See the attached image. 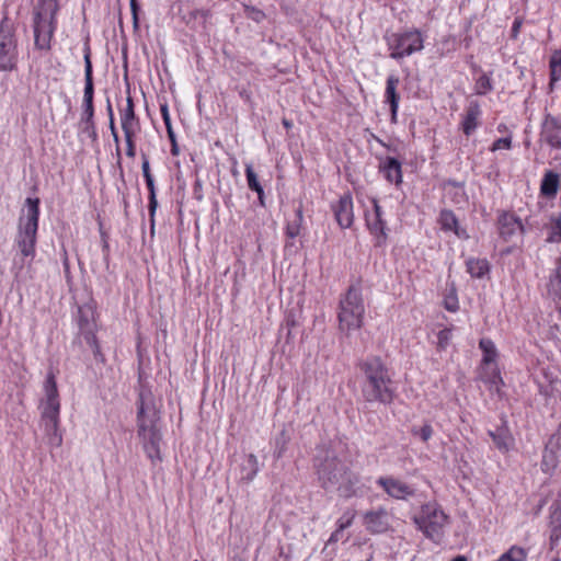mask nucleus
<instances>
[{"label": "nucleus", "instance_id": "1", "mask_svg": "<svg viewBox=\"0 0 561 561\" xmlns=\"http://www.w3.org/2000/svg\"><path fill=\"white\" fill-rule=\"evenodd\" d=\"M160 411L152 391L141 386L137 400V435L147 457L152 461L161 460L162 434Z\"/></svg>", "mask_w": 561, "mask_h": 561}, {"label": "nucleus", "instance_id": "2", "mask_svg": "<svg viewBox=\"0 0 561 561\" xmlns=\"http://www.w3.org/2000/svg\"><path fill=\"white\" fill-rule=\"evenodd\" d=\"M318 480L327 491H337L343 497L355 495L359 478L329 448H318L314 456Z\"/></svg>", "mask_w": 561, "mask_h": 561}, {"label": "nucleus", "instance_id": "3", "mask_svg": "<svg viewBox=\"0 0 561 561\" xmlns=\"http://www.w3.org/2000/svg\"><path fill=\"white\" fill-rule=\"evenodd\" d=\"M358 368L364 377L360 383L364 400L368 403L390 404L394 399L396 387L392 374L381 358L367 357L359 362Z\"/></svg>", "mask_w": 561, "mask_h": 561}, {"label": "nucleus", "instance_id": "4", "mask_svg": "<svg viewBox=\"0 0 561 561\" xmlns=\"http://www.w3.org/2000/svg\"><path fill=\"white\" fill-rule=\"evenodd\" d=\"M39 220V199L27 197L18 225L16 243L24 257L35 255Z\"/></svg>", "mask_w": 561, "mask_h": 561}, {"label": "nucleus", "instance_id": "5", "mask_svg": "<svg viewBox=\"0 0 561 561\" xmlns=\"http://www.w3.org/2000/svg\"><path fill=\"white\" fill-rule=\"evenodd\" d=\"M365 305L362 294V285L356 282L350 285L347 291L340 299L339 327L343 332L358 330L363 325Z\"/></svg>", "mask_w": 561, "mask_h": 561}, {"label": "nucleus", "instance_id": "6", "mask_svg": "<svg viewBox=\"0 0 561 561\" xmlns=\"http://www.w3.org/2000/svg\"><path fill=\"white\" fill-rule=\"evenodd\" d=\"M383 39L390 58L399 60L422 51L425 35L417 28H407L401 32L386 33Z\"/></svg>", "mask_w": 561, "mask_h": 561}, {"label": "nucleus", "instance_id": "7", "mask_svg": "<svg viewBox=\"0 0 561 561\" xmlns=\"http://www.w3.org/2000/svg\"><path fill=\"white\" fill-rule=\"evenodd\" d=\"M413 519L426 538L435 543L442 541L444 529L448 524V516L437 503L430 502L422 505Z\"/></svg>", "mask_w": 561, "mask_h": 561}, {"label": "nucleus", "instance_id": "8", "mask_svg": "<svg viewBox=\"0 0 561 561\" xmlns=\"http://www.w3.org/2000/svg\"><path fill=\"white\" fill-rule=\"evenodd\" d=\"M57 28V12H50L41 8L34 9L33 30L34 46L36 49L48 51L51 39Z\"/></svg>", "mask_w": 561, "mask_h": 561}, {"label": "nucleus", "instance_id": "9", "mask_svg": "<svg viewBox=\"0 0 561 561\" xmlns=\"http://www.w3.org/2000/svg\"><path fill=\"white\" fill-rule=\"evenodd\" d=\"M18 62V39L8 19L0 23V71H11Z\"/></svg>", "mask_w": 561, "mask_h": 561}, {"label": "nucleus", "instance_id": "10", "mask_svg": "<svg viewBox=\"0 0 561 561\" xmlns=\"http://www.w3.org/2000/svg\"><path fill=\"white\" fill-rule=\"evenodd\" d=\"M83 59H84V94H83V113L81 122H93L94 107H93V69L91 61V47L89 38L83 45Z\"/></svg>", "mask_w": 561, "mask_h": 561}, {"label": "nucleus", "instance_id": "11", "mask_svg": "<svg viewBox=\"0 0 561 561\" xmlns=\"http://www.w3.org/2000/svg\"><path fill=\"white\" fill-rule=\"evenodd\" d=\"M45 400L41 404V422L59 421L60 401L55 375L49 373L46 377Z\"/></svg>", "mask_w": 561, "mask_h": 561}, {"label": "nucleus", "instance_id": "12", "mask_svg": "<svg viewBox=\"0 0 561 561\" xmlns=\"http://www.w3.org/2000/svg\"><path fill=\"white\" fill-rule=\"evenodd\" d=\"M497 229L500 238L505 242H515L525 233L520 218L505 210L497 216Z\"/></svg>", "mask_w": 561, "mask_h": 561}, {"label": "nucleus", "instance_id": "13", "mask_svg": "<svg viewBox=\"0 0 561 561\" xmlns=\"http://www.w3.org/2000/svg\"><path fill=\"white\" fill-rule=\"evenodd\" d=\"M561 461V435L560 434H552L549 439L547 440L540 468L541 471L548 476H552L556 470L558 469Z\"/></svg>", "mask_w": 561, "mask_h": 561}, {"label": "nucleus", "instance_id": "14", "mask_svg": "<svg viewBox=\"0 0 561 561\" xmlns=\"http://www.w3.org/2000/svg\"><path fill=\"white\" fill-rule=\"evenodd\" d=\"M373 209L365 213L366 227L376 239V245H382L387 240L386 221L382 209L376 198L371 199Z\"/></svg>", "mask_w": 561, "mask_h": 561}, {"label": "nucleus", "instance_id": "15", "mask_svg": "<svg viewBox=\"0 0 561 561\" xmlns=\"http://www.w3.org/2000/svg\"><path fill=\"white\" fill-rule=\"evenodd\" d=\"M376 483L394 500H408L415 495V489L392 476L379 477Z\"/></svg>", "mask_w": 561, "mask_h": 561}, {"label": "nucleus", "instance_id": "16", "mask_svg": "<svg viewBox=\"0 0 561 561\" xmlns=\"http://www.w3.org/2000/svg\"><path fill=\"white\" fill-rule=\"evenodd\" d=\"M93 316L90 309L79 308L78 325L80 334L84 337L87 344L92 348L95 358L102 357L101 348L98 343L94 330L95 323L90 320Z\"/></svg>", "mask_w": 561, "mask_h": 561}, {"label": "nucleus", "instance_id": "17", "mask_svg": "<svg viewBox=\"0 0 561 561\" xmlns=\"http://www.w3.org/2000/svg\"><path fill=\"white\" fill-rule=\"evenodd\" d=\"M541 141L552 149H561V116L547 114L541 124Z\"/></svg>", "mask_w": 561, "mask_h": 561}, {"label": "nucleus", "instance_id": "18", "mask_svg": "<svg viewBox=\"0 0 561 561\" xmlns=\"http://www.w3.org/2000/svg\"><path fill=\"white\" fill-rule=\"evenodd\" d=\"M391 515L383 508L379 507L367 512L364 515V525L371 534H382L390 528Z\"/></svg>", "mask_w": 561, "mask_h": 561}, {"label": "nucleus", "instance_id": "19", "mask_svg": "<svg viewBox=\"0 0 561 561\" xmlns=\"http://www.w3.org/2000/svg\"><path fill=\"white\" fill-rule=\"evenodd\" d=\"M353 207L354 205L351 194L342 195L339 201L332 205V211L334 214L335 220L342 229L350 228L353 225Z\"/></svg>", "mask_w": 561, "mask_h": 561}, {"label": "nucleus", "instance_id": "20", "mask_svg": "<svg viewBox=\"0 0 561 561\" xmlns=\"http://www.w3.org/2000/svg\"><path fill=\"white\" fill-rule=\"evenodd\" d=\"M482 110L478 101H470L461 115L460 129L466 136H471L480 126Z\"/></svg>", "mask_w": 561, "mask_h": 561}, {"label": "nucleus", "instance_id": "21", "mask_svg": "<svg viewBox=\"0 0 561 561\" xmlns=\"http://www.w3.org/2000/svg\"><path fill=\"white\" fill-rule=\"evenodd\" d=\"M141 157H142V164H141L142 175L145 178L146 185H147V188L149 191L148 209H149V217H150V226H151V231H153V228H154V215H156V211H157V208H158V201H157V194H156V185H154V179H153V176L151 174V171H150L149 159H148L146 153H142Z\"/></svg>", "mask_w": 561, "mask_h": 561}, {"label": "nucleus", "instance_id": "22", "mask_svg": "<svg viewBox=\"0 0 561 561\" xmlns=\"http://www.w3.org/2000/svg\"><path fill=\"white\" fill-rule=\"evenodd\" d=\"M379 171L389 183L396 186L402 183V165L398 159L393 157L379 158Z\"/></svg>", "mask_w": 561, "mask_h": 561}, {"label": "nucleus", "instance_id": "23", "mask_svg": "<svg viewBox=\"0 0 561 561\" xmlns=\"http://www.w3.org/2000/svg\"><path fill=\"white\" fill-rule=\"evenodd\" d=\"M399 82H400V80L397 76L390 75L387 78L386 89H385V103H388L390 106L391 123H393V124L397 123L398 110H399L400 96L397 92Z\"/></svg>", "mask_w": 561, "mask_h": 561}, {"label": "nucleus", "instance_id": "24", "mask_svg": "<svg viewBox=\"0 0 561 561\" xmlns=\"http://www.w3.org/2000/svg\"><path fill=\"white\" fill-rule=\"evenodd\" d=\"M438 222L440 225L442 230L451 231L459 239L467 240L469 239V234L465 228L459 226L458 218L454 214L453 210L443 209L439 213Z\"/></svg>", "mask_w": 561, "mask_h": 561}, {"label": "nucleus", "instance_id": "25", "mask_svg": "<svg viewBox=\"0 0 561 561\" xmlns=\"http://www.w3.org/2000/svg\"><path fill=\"white\" fill-rule=\"evenodd\" d=\"M239 470V480L250 482L259 471L257 459L254 455H242L236 459Z\"/></svg>", "mask_w": 561, "mask_h": 561}, {"label": "nucleus", "instance_id": "26", "mask_svg": "<svg viewBox=\"0 0 561 561\" xmlns=\"http://www.w3.org/2000/svg\"><path fill=\"white\" fill-rule=\"evenodd\" d=\"M480 377L483 382L489 385L491 391L499 392L503 385V379L499 365L481 366Z\"/></svg>", "mask_w": 561, "mask_h": 561}, {"label": "nucleus", "instance_id": "27", "mask_svg": "<svg viewBox=\"0 0 561 561\" xmlns=\"http://www.w3.org/2000/svg\"><path fill=\"white\" fill-rule=\"evenodd\" d=\"M479 348L482 352L481 366L497 365L499 351L491 339L482 337L479 341Z\"/></svg>", "mask_w": 561, "mask_h": 561}, {"label": "nucleus", "instance_id": "28", "mask_svg": "<svg viewBox=\"0 0 561 561\" xmlns=\"http://www.w3.org/2000/svg\"><path fill=\"white\" fill-rule=\"evenodd\" d=\"M560 185V176L553 171H547L543 174L540 184V193L547 198H554Z\"/></svg>", "mask_w": 561, "mask_h": 561}, {"label": "nucleus", "instance_id": "29", "mask_svg": "<svg viewBox=\"0 0 561 561\" xmlns=\"http://www.w3.org/2000/svg\"><path fill=\"white\" fill-rule=\"evenodd\" d=\"M445 190L453 204L463 206L468 203V196L463 184L455 181H448L445 185Z\"/></svg>", "mask_w": 561, "mask_h": 561}, {"label": "nucleus", "instance_id": "30", "mask_svg": "<svg viewBox=\"0 0 561 561\" xmlns=\"http://www.w3.org/2000/svg\"><path fill=\"white\" fill-rule=\"evenodd\" d=\"M488 434L496 448L503 453L508 451L513 445V437L507 428L499 427L495 431H489Z\"/></svg>", "mask_w": 561, "mask_h": 561}, {"label": "nucleus", "instance_id": "31", "mask_svg": "<svg viewBox=\"0 0 561 561\" xmlns=\"http://www.w3.org/2000/svg\"><path fill=\"white\" fill-rule=\"evenodd\" d=\"M47 443L51 447H59L62 444V436L59 432V421L41 422Z\"/></svg>", "mask_w": 561, "mask_h": 561}, {"label": "nucleus", "instance_id": "32", "mask_svg": "<svg viewBox=\"0 0 561 561\" xmlns=\"http://www.w3.org/2000/svg\"><path fill=\"white\" fill-rule=\"evenodd\" d=\"M467 272L476 278H482L490 271V265L485 259L471 257L466 262Z\"/></svg>", "mask_w": 561, "mask_h": 561}, {"label": "nucleus", "instance_id": "33", "mask_svg": "<svg viewBox=\"0 0 561 561\" xmlns=\"http://www.w3.org/2000/svg\"><path fill=\"white\" fill-rule=\"evenodd\" d=\"M550 67V82L549 90L553 91L554 84L561 80V49L556 50L549 61Z\"/></svg>", "mask_w": 561, "mask_h": 561}, {"label": "nucleus", "instance_id": "34", "mask_svg": "<svg viewBox=\"0 0 561 561\" xmlns=\"http://www.w3.org/2000/svg\"><path fill=\"white\" fill-rule=\"evenodd\" d=\"M493 90L492 72L481 71V75L476 79L473 91L477 95H485Z\"/></svg>", "mask_w": 561, "mask_h": 561}, {"label": "nucleus", "instance_id": "35", "mask_svg": "<svg viewBox=\"0 0 561 561\" xmlns=\"http://www.w3.org/2000/svg\"><path fill=\"white\" fill-rule=\"evenodd\" d=\"M121 124L122 126L139 125V121L135 114V105L130 95L126 99V106L121 111Z\"/></svg>", "mask_w": 561, "mask_h": 561}, {"label": "nucleus", "instance_id": "36", "mask_svg": "<svg viewBox=\"0 0 561 561\" xmlns=\"http://www.w3.org/2000/svg\"><path fill=\"white\" fill-rule=\"evenodd\" d=\"M245 175H247L248 186L252 191H255L259 194L260 202L263 205V188H262V186L257 180V175L254 172L251 164H247Z\"/></svg>", "mask_w": 561, "mask_h": 561}, {"label": "nucleus", "instance_id": "37", "mask_svg": "<svg viewBox=\"0 0 561 561\" xmlns=\"http://www.w3.org/2000/svg\"><path fill=\"white\" fill-rule=\"evenodd\" d=\"M547 241L551 243L561 242V213L551 217Z\"/></svg>", "mask_w": 561, "mask_h": 561}, {"label": "nucleus", "instance_id": "38", "mask_svg": "<svg viewBox=\"0 0 561 561\" xmlns=\"http://www.w3.org/2000/svg\"><path fill=\"white\" fill-rule=\"evenodd\" d=\"M548 295L558 301H561V279L553 276H549L547 284Z\"/></svg>", "mask_w": 561, "mask_h": 561}, {"label": "nucleus", "instance_id": "39", "mask_svg": "<svg viewBox=\"0 0 561 561\" xmlns=\"http://www.w3.org/2000/svg\"><path fill=\"white\" fill-rule=\"evenodd\" d=\"M295 217L296 218L291 222H289L286 228V234L290 239H294L299 234L300 224L302 221V214L300 209L296 211Z\"/></svg>", "mask_w": 561, "mask_h": 561}, {"label": "nucleus", "instance_id": "40", "mask_svg": "<svg viewBox=\"0 0 561 561\" xmlns=\"http://www.w3.org/2000/svg\"><path fill=\"white\" fill-rule=\"evenodd\" d=\"M411 432L414 436L420 437L423 442H427L434 433L432 425L428 423L421 427L414 426Z\"/></svg>", "mask_w": 561, "mask_h": 561}, {"label": "nucleus", "instance_id": "41", "mask_svg": "<svg viewBox=\"0 0 561 561\" xmlns=\"http://www.w3.org/2000/svg\"><path fill=\"white\" fill-rule=\"evenodd\" d=\"M160 113H161L163 123H164L165 128H167L168 138L176 137L175 133H174V130L172 128V123H171V118H170V114H169V108H168L167 104H162L160 106Z\"/></svg>", "mask_w": 561, "mask_h": 561}, {"label": "nucleus", "instance_id": "42", "mask_svg": "<svg viewBox=\"0 0 561 561\" xmlns=\"http://www.w3.org/2000/svg\"><path fill=\"white\" fill-rule=\"evenodd\" d=\"M451 329H443L437 333V346L440 350H445L451 340Z\"/></svg>", "mask_w": 561, "mask_h": 561}, {"label": "nucleus", "instance_id": "43", "mask_svg": "<svg viewBox=\"0 0 561 561\" xmlns=\"http://www.w3.org/2000/svg\"><path fill=\"white\" fill-rule=\"evenodd\" d=\"M512 148V136L502 137L496 139L490 147L491 151H497L501 149L510 150Z\"/></svg>", "mask_w": 561, "mask_h": 561}, {"label": "nucleus", "instance_id": "44", "mask_svg": "<svg viewBox=\"0 0 561 561\" xmlns=\"http://www.w3.org/2000/svg\"><path fill=\"white\" fill-rule=\"evenodd\" d=\"M444 307L450 312H456L459 309L458 297L454 291L445 296Z\"/></svg>", "mask_w": 561, "mask_h": 561}, {"label": "nucleus", "instance_id": "45", "mask_svg": "<svg viewBox=\"0 0 561 561\" xmlns=\"http://www.w3.org/2000/svg\"><path fill=\"white\" fill-rule=\"evenodd\" d=\"M354 517H355V513L354 512L346 511L337 519L336 526L340 527V529H344L345 530L346 528H348L352 525Z\"/></svg>", "mask_w": 561, "mask_h": 561}, {"label": "nucleus", "instance_id": "46", "mask_svg": "<svg viewBox=\"0 0 561 561\" xmlns=\"http://www.w3.org/2000/svg\"><path fill=\"white\" fill-rule=\"evenodd\" d=\"M36 8H41L44 10H48L50 12H57L59 11L60 4L59 0H41Z\"/></svg>", "mask_w": 561, "mask_h": 561}, {"label": "nucleus", "instance_id": "47", "mask_svg": "<svg viewBox=\"0 0 561 561\" xmlns=\"http://www.w3.org/2000/svg\"><path fill=\"white\" fill-rule=\"evenodd\" d=\"M122 129L124 131L125 141L126 142H133L135 141L134 138L139 130V125H128V126H122Z\"/></svg>", "mask_w": 561, "mask_h": 561}, {"label": "nucleus", "instance_id": "48", "mask_svg": "<svg viewBox=\"0 0 561 561\" xmlns=\"http://www.w3.org/2000/svg\"><path fill=\"white\" fill-rule=\"evenodd\" d=\"M348 537L344 536V529H340V527H336V529L331 534L330 538L327 541V546L336 543L339 541H346Z\"/></svg>", "mask_w": 561, "mask_h": 561}, {"label": "nucleus", "instance_id": "49", "mask_svg": "<svg viewBox=\"0 0 561 561\" xmlns=\"http://www.w3.org/2000/svg\"><path fill=\"white\" fill-rule=\"evenodd\" d=\"M247 16L252 19L253 21L260 22L264 18V13L261 10H257L252 7H245Z\"/></svg>", "mask_w": 561, "mask_h": 561}, {"label": "nucleus", "instance_id": "50", "mask_svg": "<svg viewBox=\"0 0 561 561\" xmlns=\"http://www.w3.org/2000/svg\"><path fill=\"white\" fill-rule=\"evenodd\" d=\"M81 124L84 125L82 131L88 134V136L92 138V140H96L98 134L95 130L94 122H81Z\"/></svg>", "mask_w": 561, "mask_h": 561}, {"label": "nucleus", "instance_id": "51", "mask_svg": "<svg viewBox=\"0 0 561 561\" xmlns=\"http://www.w3.org/2000/svg\"><path fill=\"white\" fill-rule=\"evenodd\" d=\"M129 1H130V10H131V15H133V24H134V27L137 28L138 23H139V20H138L139 5L136 0H129Z\"/></svg>", "mask_w": 561, "mask_h": 561}, {"label": "nucleus", "instance_id": "52", "mask_svg": "<svg viewBox=\"0 0 561 561\" xmlns=\"http://www.w3.org/2000/svg\"><path fill=\"white\" fill-rule=\"evenodd\" d=\"M108 125H110L111 134L113 136V140L116 145L117 154L119 156V137H118V133H117V129L115 126V119H112V124H108Z\"/></svg>", "mask_w": 561, "mask_h": 561}, {"label": "nucleus", "instance_id": "53", "mask_svg": "<svg viewBox=\"0 0 561 561\" xmlns=\"http://www.w3.org/2000/svg\"><path fill=\"white\" fill-rule=\"evenodd\" d=\"M550 276L561 279V255L556 260V267Z\"/></svg>", "mask_w": 561, "mask_h": 561}, {"label": "nucleus", "instance_id": "54", "mask_svg": "<svg viewBox=\"0 0 561 561\" xmlns=\"http://www.w3.org/2000/svg\"><path fill=\"white\" fill-rule=\"evenodd\" d=\"M126 154L127 157L129 158H135L136 156V146H135V141L133 142H126Z\"/></svg>", "mask_w": 561, "mask_h": 561}, {"label": "nucleus", "instance_id": "55", "mask_svg": "<svg viewBox=\"0 0 561 561\" xmlns=\"http://www.w3.org/2000/svg\"><path fill=\"white\" fill-rule=\"evenodd\" d=\"M169 140L171 142V154L172 156H179L180 149H179V146H178L176 137L169 138Z\"/></svg>", "mask_w": 561, "mask_h": 561}, {"label": "nucleus", "instance_id": "56", "mask_svg": "<svg viewBox=\"0 0 561 561\" xmlns=\"http://www.w3.org/2000/svg\"><path fill=\"white\" fill-rule=\"evenodd\" d=\"M520 25H522V21L518 19H515L513 22V25H512V36L513 37H516L517 34L519 33Z\"/></svg>", "mask_w": 561, "mask_h": 561}, {"label": "nucleus", "instance_id": "57", "mask_svg": "<svg viewBox=\"0 0 561 561\" xmlns=\"http://www.w3.org/2000/svg\"><path fill=\"white\" fill-rule=\"evenodd\" d=\"M106 111H107V114H108V121H110L108 123L112 124V119H114V113H113V107H112L110 99H107Z\"/></svg>", "mask_w": 561, "mask_h": 561}, {"label": "nucleus", "instance_id": "58", "mask_svg": "<svg viewBox=\"0 0 561 561\" xmlns=\"http://www.w3.org/2000/svg\"><path fill=\"white\" fill-rule=\"evenodd\" d=\"M551 510H552V518H557V514H558V511L560 510V505L558 502H554L552 505H551Z\"/></svg>", "mask_w": 561, "mask_h": 561}, {"label": "nucleus", "instance_id": "59", "mask_svg": "<svg viewBox=\"0 0 561 561\" xmlns=\"http://www.w3.org/2000/svg\"><path fill=\"white\" fill-rule=\"evenodd\" d=\"M451 561H467V558L463 556H458V557L454 558Z\"/></svg>", "mask_w": 561, "mask_h": 561}, {"label": "nucleus", "instance_id": "60", "mask_svg": "<svg viewBox=\"0 0 561 561\" xmlns=\"http://www.w3.org/2000/svg\"><path fill=\"white\" fill-rule=\"evenodd\" d=\"M504 129H506L505 125L501 124V125L497 126V130L499 131H504Z\"/></svg>", "mask_w": 561, "mask_h": 561}, {"label": "nucleus", "instance_id": "61", "mask_svg": "<svg viewBox=\"0 0 561 561\" xmlns=\"http://www.w3.org/2000/svg\"><path fill=\"white\" fill-rule=\"evenodd\" d=\"M283 125L286 126V127L289 126L288 122L284 121V119H283Z\"/></svg>", "mask_w": 561, "mask_h": 561}, {"label": "nucleus", "instance_id": "62", "mask_svg": "<svg viewBox=\"0 0 561 561\" xmlns=\"http://www.w3.org/2000/svg\"><path fill=\"white\" fill-rule=\"evenodd\" d=\"M378 141H379V144H381L382 146L386 147V144L382 140H378Z\"/></svg>", "mask_w": 561, "mask_h": 561}, {"label": "nucleus", "instance_id": "63", "mask_svg": "<svg viewBox=\"0 0 561 561\" xmlns=\"http://www.w3.org/2000/svg\"><path fill=\"white\" fill-rule=\"evenodd\" d=\"M553 561H560L559 559H554Z\"/></svg>", "mask_w": 561, "mask_h": 561}]
</instances>
